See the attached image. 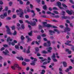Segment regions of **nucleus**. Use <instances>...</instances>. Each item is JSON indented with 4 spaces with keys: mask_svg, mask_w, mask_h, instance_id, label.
I'll list each match as a JSON object with an SVG mask.
<instances>
[{
    "mask_svg": "<svg viewBox=\"0 0 74 74\" xmlns=\"http://www.w3.org/2000/svg\"><path fill=\"white\" fill-rule=\"evenodd\" d=\"M47 14H51V12L49 11H48L47 12Z\"/></svg>",
    "mask_w": 74,
    "mask_h": 74,
    "instance_id": "338daca9",
    "label": "nucleus"
},
{
    "mask_svg": "<svg viewBox=\"0 0 74 74\" xmlns=\"http://www.w3.org/2000/svg\"><path fill=\"white\" fill-rule=\"evenodd\" d=\"M3 15L5 17L7 16V12L3 13Z\"/></svg>",
    "mask_w": 74,
    "mask_h": 74,
    "instance_id": "393cba45",
    "label": "nucleus"
},
{
    "mask_svg": "<svg viewBox=\"0 0 74 74\" xmlns=\"http://www.w3.org/2000/svg\"><path fill=\"white\" fill-rule=\"evenodd\" d=\"M44 46H47V47H49L51 45V43H50V41H48L47 43H45L44 44Z\"/></svg>",
    "mask_w": 74,
    "mask_h": 74,
    "instance_id": "6e6552de",
    "label": "nucleus"
},
{
    "mask_svg": "<svg viewBox=\"0 0 74 74\" xmlns=\"http://www.w3.org/2000/svg\"><path fill=\"white\" fill-rule=\"evenodd\" d=\"M24 60L25 62H29V61H30L29 60V59H25Z\"/></svg>",
    "mask_w": 74,
    "mask_h": 74,
    "instance_id": "3c124183",
    "label": "nucleus"
},
{
    "mask_svg": "<svg viewBox=\"0 0 74 74\" xmlns=\"http://www.w3.org/2000/svg\"><path fill=\"white\" fill-rule=\"evenodd\" d=\"M16 34H17V32H16V31L14 30V32L12 34H13V36H15L16 35Z\"/></svg>",
    "mask_w": 74,
    "mask_h": 74,
    "instance_id": "412c9836",
    "label": "nucleus"
},
{
    "mask_svg": "<svg viewBox=\"0 0 74 74\" xmlns=\"http://www.w3.org/2000/svg\"><path fill=\"white\" fill-rule=\"evenodd\" d=\"M47 49H49V50H52V48L51 47H49L47 48Z\"/></svg>",
    "mask_w": 74,
    "mask_h": 74,
    "instance_id": "603ef678",
    "label": "nucleus"
},
{
    "mask_svg": "<svg viewBox=\"0 0 74 74\" xmlns=\"http://www.w3.org/2000/svg\"><path fill=\"white\" fill-rule=\"evenodd\" d=\"M3 65L4 66H6L7 65V62H4L3 63Z\"/></svg>",
    "mask_w": 74,
    "mask_h": 74,
    "instance_id": "5fc2aeb1",
    "label": "nucleus"
},
{
    "mask_svg": "<svg viewBox=\"0 0 74 74\" xmlns=\"http://www.w3.org/2000/svg\"><path fill=\"white\" fill-rule=\"evenodd\" d=\"M26 38H27L28 39V41H27V42H28L29 41H32V39L31 38H29V37L28 36H26Z\"/></svg>",
    "mask_w": 74,
    "mask_h": 74,
    "instance_id": "f8f14e48",
    "label": "nucleus"
},
{
    "mask_svg": "<svg viewBox=\"0 0 74 74\" xmlns=\"http://www.w3.org/2000/svg\"><path fill=\"white\" fill-rule=\"evenodd\" d=\"M31 25H32L33 26H36V23L35 21H34L33 22H32L31 23Z\"/></svg>",
    "mask_w": 74,
    "mask_h": 74,
    "instance_id": "9d476101",
    "label": "nucleus"
},
{
    "mask_svg": "<svg viewBox=\"0 0 74 74\" xmlns=\"http://www.w3.org/2000/svg\"><path fill=\"white\" fill-rule=\"evenodd\" d=\"M33 33V31H31L30 32H29L28 33L29 35L30 36H32V33Z\"/></svg>",
    "mask_w": 74,
    "mask_h": 74,
    "instance_id": "5701e85b",
    "label": "nucleus"
},
{
    "mask_svg": "<svg viewBox=\"0 0 74 74\" xmlns=\"http://www.w3.org/2000/svg\"><path fill=\"white\" fill-rule=\"evenodd\" d=\"M49 34L50 35L53 36V34H55V32H57V34H60V31L58 30V29H54V31H52V30H49Z\"/></svg>",
    "mask_w": 74,
    "mask_h": 74,
    "instance_id": "f257e3e1",
    "label": "nucleus"
},
{
    "mask_svg": "<svg viewBox=\"0 0 74 74\" xmlns=\"http://www.w3.org/2000/svg\"><path fill=\"white\" fill-rule=\"evenodd\" d=\"M66 42H67L69 44V43H71V41L68 40L66 41Z\"/></svg>",
    "mask_w": 74,
    "mask_h": 74,
    "instance_id": "052dcab7",
    "label": "nucleus"
},
{
    "mask_svg": "<svg viewBox=\"0 0 74 74\" xmlns=\"http://www.w3.org/2000/svg\"><path fill=\"white\" fill-rule=\"evenodd\" d=\"M27 12H30L31 10L29 9V7L28 6L27 7Z\"/></svg>",
    "mask_w": 74,
    "mask_h": 74,
    "instance_id": "aec40b11",
    "label": "nucleus"
},
{
    "mask_svg": "<svg viewBox=\"0 0 74 74\" xmlns=\"http://www.w3.org/2000/svg\"><path fill=\"white\" fill-rule=\"evenodd\" d=\"M26 53H27L28 54L29 53H30V51L29 50H27L26 51Z\"/></svg>",
    "mask_w": 74,
    "mask_h": 74,
    "instance_id": "2f4dec72",
    "label": "nucleus"
},
{
    "mask_svg": "<svg viewBox=\"0 0 74 74\" xmlns=\"http://www.w3.org/2000/svg\"><path fill=\"white\" fill-rule=\"evenodd\" d=\"M66 22L67 23H70V21L69 20H66Z\"/></svg>",
    "mask_w": 74,
    "mask_h": 74,
    "instance_id": "de8ad7c7",
    "label": "nucleus"
},
{
    "mask_svg": "<svg viewBox=\"0 0 74 74\" xmlns=\"http://www.w3.org/2000/svg\"><path fill=\"white\" fill-rule=\"evenodd\" d=\"M31 12H32V13H33V14L32 15V17H34V16H35V15H36L35 13H34V10H31Z\"/></svg>",
    "mask_w": 74,
    "mask_h": 74,
    "instance_id": "4468645a",
    "label": "nucleus"
},
{
    "mask_svg": "<svg viewBox=\"0 0 74 74\" xmlns=\"http://www.w3.org/2000/svg\"><path fill=\"white\" fill-rule=\"evenodd\" d=\"M45 71L44 70H42V72L40 73L41 74H43L44 73H45Z\"/></svg>",
    "mask_w": 74,
    "mask_h": 74,
    "instance_id": "e433bc0d",
    "label": "nucleus"
},
{
    "mask_svg": "<svg viewBox=\"0 0 74 74\" xmlns=\"http://www.w3.org/2000/svg\"><path fill=\"white\" fill-rule=\"evenodd\" d=\"M16 12L17 13H18V12H20V13H17V14L18 15H20L19 16L20 18H23V15L24 14V13H23V10H22V9H19V10H16Z\"/></svg>",
    "mask_w": 74,
    "mask_h": 74,
    "instance_id": "f03ea898",
    "label": "nucleus"
},
{
    "mask_svg": "<svg viewBox=\"0 0 74 74\" xmlns=\"http://www.w3.org/2000/svg\"><path fill=\"white\" fill-rule=\"evenodd\" d=\"M31 65L32 66H35V63L34 62H32L30 63Z\"/></svg>",
    "mask_w": 74,
    "mask_h": 74,
    "instance_id": "49530a36",
    "label": "nucleus"
},
{
    "mask_svg": "<svg viewBox=\"0 0 74 74\" xmlns=\"http://www.w3.org/2000/svg\"><path fill=\"white\" fill-rule=\"evenodd\" d=\"M59 27L61 29H63L64 27V26L63 25H60Z\"/></svg>",
    "mask_w": 74,
    "mask_h": 74,
    "instance_id": "4d7b16f0",
    "label": "nucleus"
},
{
    "mask_svg": "<svg viewBox=\"0 0 74 74\" xmlns=\"http://www.w3.org/2000/svg\"><path fill=\"white\" fill-rule=\"evenodd\" d=\"M45 27H52V25L49 24H47L46 25Z\"/></svg>",
    "mask_w": 74,
    "mask_h": 74,
    "instance_id": "a211bd4d",
    "label": "nucleus"
},
{
    "mask_svg": "<svg viewBox=\"0 0 74 74\" xmlns=\"http://www.w3.org/2000/svg\"><path fill=\"white\" fill-rule=\"evenodd\" d=\"M47 60V59H46V58H45L43 60H41L40 61V63H42V62H44V61H45Z\"/></svg>",
    "mask_w": 74,
    "mask_h": 74,
    "instance_id": "b1692460",
    "label": "nucleus"
},
{
    "mask_svg": "<svg viewBox=\"0 0 74 74\" xmlns=\"http://www.w3.org/2000/svg\"><path fill=\"white\" fill-rule=\"evenodd\" d=\"M47 5H45L44 6H43V8L44 10H46L47 9Z\"/></svg>",
    "mask_w": 74,
    "mask_h": 74,
    "instance_id": "bb28decb",
    "label": "nucleus"
},
{
    "mask_svg": "<svg viewBox=\"0 0 74 74\" xmlns=\"http://www.w3.org/2000/svg\"><path fill=\"white\" fill-rule=\"evenodd\" d=\"M21 39L22 40H23V39H25V37H24V36H23L22 35L21 36Z\"/></svg>",
    "mask_w": 74,
    "mask_h": 74,
    "instance_id": "37998d69",
    "label": "nucleus"
},
{
    "mask_svg": "<svg viewBox=\"0 0 74 74\" xmlns=\"http://www.w3.org/2000/svg\"><path fill=\"white\" fill-rule=\"evenodd\" d=\"M42 53H44L45 54H46V53H48V52H47L45 50H43L42 51Z\"/></svg>",
    "mask_w": 74,
    "mask_h": 74,
    "instance_id": "4be33fe9",
    "label": "nucleus"
},
{
    "mask_svg": "<svg viewBox=\"0 0 74 74\" xmlns=\"http://www.w3.org/2000/svg\"><path fill=\"white\" fill-rule=\"evenodd\" d=\"M53 12H54V13H55V14H59V13L58 12L55 10L53 11Z\"/></svg>",
    "mask_w": 74,
    "mask_h": 74,
    "instance_id": "72a5a7b5",
    "label": "nucleus"
},
{
    "mask_svg": "<svg viewBox=\"0 0 74 74\" xmlns=\"http://www.w3.org/2000/svg\"><path fill=\"white\" fill-rule=\"evenodd\" d=\"M59 70L60 71H63V70H62V69L61 68H59Z\"/></svg>",
    "mask_w": 74,
    "mask_h": 74,
    "instance_id": "0e129e2a",
    "label": "nucleus"
},
{
    "mask_svg": "<svg viewBox=\"0 0 74 74\" xmlns=\"http://www.w3.org/2000/svg\"><path fill=\"white\" fill-rule=\"evenodd\" d=\"M53 61L54 62H56L58 61V60H57V59H56L55 58H54L53 59Z\"/></svg>",
    "mask_w": 74,
    "mask_h": 74,
    "instance_id": "13d9d810",
    "label": "nucleus"
},
{
    "mask_svg": "<svg viewBox=\"0 0 74 74\" xmlns=\"http://www.w3.org/2000/svg\"><path fill=\"white\" fill-rule=\"evenodd\" d=\"M47 63H48V62L45 61L43 62V65H45V64H47Z\"/></svg>",
    "mask_w": 74,
    "mask_h": 74,
    "instance_id": "ea45409f",
    "label": "nucleus"
},
{
    "mask_svg": "<svg viewBox=\"0 0 74 74\" xmlns=\"http://www.w3.org/2000/svg\"><path fill=\"white\" fill-rule=\"evenodd\" d=\"M66 52H68L69 54H71V51L69 50V49H66Z\"/></svg>",
    "mask_w": 74,
    "mask_h": 74,
    "instance_id": "dca6fc26",
    "label": "nucleus"
},
{
    "mask_svg": "<svg viewBox=\"0 0 74 74\" xmlns=\"http://www.w3.org/2000/svg\"><path fill=\"white\" fill-rule=\"evenodd\" d=\"M13 42L14 43H17L18 42V41H17L16 40H14L13 41Z\"/></svg>",
    "mask_w": 74,
    "mask_h": 74,
    "instance_id": "69168bd1",
    "label": "nucleus"
},
{
    "mask_svg": "<svg viewBox=\"0 0 74 74\" xmlns=\"http://www.w3.org/2000/svg\"><path fill=\"white\" fill-rule=\"evenodd\" d=\"M39 59H40V60H44V58L42 57H38Z\"/></svg>",
    "mask_w": 74,
    "mask_h": 74,
    "instance_id": "79ce46f5",
    "label": "nucleus"
},
{
    "mask_svg": "<svg viewBox=\"0 0 74 74\" xmlns=\"http://www.w3.org/2000/svg\"><path fill=\"white\" fill-rule=\"evenodd\" d=\"M43 26L44 27H46V24H47V22H44L43 23Z\"/></svg>",
    "mask_w": 74,
    "mask_h": 74,
    "instance_id": "c85d7f7f",
    "label": "nucleus"
},
{
    "mask_svg": "<svg viewBox=\"0 0 74 74\" xmlns=\"http://www.w3.org/2000/svg\"><path fill=\"white\" fill-rule=\"evenodd\" d=\"M47 59L48 60L47 61V63H50V60H51V58H50V57H48L47 58Z\"/></svg>",
    "mask_w": 74,
    "mask_h": 74,
    "instance_id": "6ab92c4d",
    "label": "nucleus"
},
{
    "mask_svg": "<svg viewBox=\"0 0 74 74\" xmlns=\"http://www.w3.org/2000/svg\"><path fill=\"white\" fill-rule=\"evenodd\" d=\"M63 65L64 67H66L67 66V63L66 62H63Z\"/></svg>",
    "mask_w": 74,
    "mask_h": 74,
    "instance_id": "9b49d317",
    "label": "nucleus"
},
{
    "mask_svg": "<svg viewBox=\"0 0 74 74\" xmlns=\"http://www.w3.org/2000/svg\"><path fill=\"white\" fill-rule=\"evenodd\" d=\"M52 22H58V20H55V19L52 20Z\"/></svg>",
    "mask_w": 74,
    "mask_h": 74,
    "instance_id": "c03bdc74",
    "label": "nucleus"
},
{
    "mask_svg": "<svg viewBox=\"0 0 74 74\" xmlns=\"http://www.w3.org/2000/svg\"><path fill=\"white\" fill-rule=\"evenodd\" d=\"M3 53L4 54V55L6 56L7 55L8 56H10V54H9V51L7 49H6L5 50V52L4 51H3Z\"/></svg>",
    "mask_w": 74,
    "mask_h": 74,
    "instance_id": "0eeeda50",
    "label": "nucleus"
},
{
    "mask_svg": "<svg viewBox=\"0 0 74 74\" xmlns=\"http://www.w3.org/2000/svg\"><path fill=\"white\" fill-rule=\"evenodd\" d=\"M65 25L66 26V27L64 29V32L66 33V32H69L70 31L71 29L70 28H69V25L67 23H65Z\"/></svg>",
    "mask_w": 74,
    "mask_h": 74,
    "instance_id": "20e7f679",
    "label": "nucleus"
},
{
    "mask_svg": "<svg viewBox=\"0 0 74 74\" xmlns=\"http://www.w3.org/2000/svg\"><path fill=\"white\" fill-rule=\"evenodd\" d=\"M66 12L69 15H71L72 14V13H73V10H71V11L69 10H66Z\"/></svg>",
    "mask_w": 74,
    "mask_h": 74,
    "instance_id": "1a4fd4ad",
    "label": "nucleus"
},
{
    "mask_svg": "<svg viewBox=\"0 0 74 74\" xmlns=\"http://www.w3.org/2000/svg\"><path fill=\"white\" fill-rule=\"evenodd\" d=\"M41 3L42 5H45V2L43 0L41 1Z\"/></svg>",
    "mask_w": 74,
    "mask_h": 74,
    "instance_id": "c9c22d12",
    "label": "nucleus"
},
{
    "mask_svg": "<svg viewBox=\"0 0 74 74\" xmlns=\"http://www.w3.org/2000/svg\"><path fill=\"white\" fill-rule=\"evenodd\" d=\"M1 18V19H4V18H5V17L3 16V15H1L0 16Z\"/></svg>",
    "mask_w": 74,
    "mask_h": 74,
    "instance_id": "58836bf2",
    "label": "nucleus"
},
{
    "mask_svg": "<svg viewBox=\"0 0 74 74\" xmlns=\"http://www.w3.org/2000/svg\"><path fill=\"white\" fill-rule=\"evenodd\" d=\"M25 22H26V23H28V24H30V22H29L28 20H25Z\"/></svg>",
    "mask_w": 74,
    "mask_h": 74,
    "instance_id": "09e8293b",
    "label": "nucleus"
},
{
    "mask_svg": "<svg viewBox=\"0 0 74 74\" xmlns=\"http://www.w3.org/2000/svg\"><path fill=\"white\" fill-rule=\"evenodd\" d=\"M5 49V48H4V47H2L1 49H0V50L1 51H3V50H4Z\"/></svg>",
    "mask_w": 74,
    "mask_h": 74,
    "instance_id": "6e6d98bb",
    "label": "nucleus"
},
{
    "mask_svg": "<svg viewBox=\"0 0 74 74\" xmlns=\"http://www.w3.org/2000/svg\"><path fill=\"white\" fill-rule=\"evenodd\" d=\"M36 10L38 12L40 11V9H39L38 8H36Z\"/></svg>",
    "mask_w": 74,
    "mask_h": 74,
    "instance_id": "864d4df0",
    "label": "nucleus"
},
{
    "mask_svg": "<svg viewBox=\"0 0 74 74\" xmlns=\"http://www.w3.org/2000/svg\"><path fill=\"white\" fill-rule=\"evenodd\" d=\"M8 44L9 45H11V44H12V45L14 46L15 45V44L14 42H12L11 43L10 42L8 43Z\"/></svg>",
    "mask_w": 74,
    "mask_h": 74,
    "instance_id": "f3484780",
    "label": "nucleus"
},
{
    "mask_svg": "<svg viewBox=\"0 0 74 74\" xmlns=\"http://www.w3.org/2000/svg\"><path fill=\"white\" fill-rule=\"evenodd\" d=\"M56 58V56H55V53H53V56H52V58Z\"/></svg>",
    "mask_w": 74,
    "mask_h": 74,
    "instance_id": "4c0bfd02",
    "label": "nucleus"
},
{
    "mask_svg": "<svg viewBox=\"0 0 74 74\" xmlns=\"http://www.w3.org/2000/svg\"><path fill=\"white\" fill-rule=\"evenodd\" d=\"M12 53L13 54H16V53L15 51H12Z\"/></svg>",
    "mask_w": 74,
    "mask_h": 74,
    "instance_id": "bf43d9fd",
    "label": "nucleus"
},
{
    "mask_svg": "<svg viewBox=\"0 0 74 74\" xmlns=\"http://www.w3.org/2000/svg\"><path fill=\"white\" fill-rule=\"evenodd\" d=\"M11 28H12V30H15V26H13L11 27Z\"/></svg>",
    "mask_w": 74,
    "mask_h": 74,
    "instance_id": "a18cd8bd",
    "label": "nucleus"
},
{
    "mask_svg": "<svg viewBox=\"0 0 74 74\" xmlns=\"http://www.w3.org/2000/svg\"><path fill=\"white\" fill-rule=\"evenodd\" d=\"M18 66L19 65H18V64H14V66H12L11 67L12 69H13V70H15L16 69V67H17V68H18Z\"/></svg>",
    "mask_w": 74,
    "mask_h": 74,
    "instance_id": "423d86ee",
    "label": "nucleus"
},
{
    "mask_svg": "<svg viewBox=\"0 0 74 74\" xmlns=\"http://www.w3.org/2000/svg\"><path fill=\"white\" fill-rule=\"evenodd\" d=\"M15 48L16 49H18L19 48V45H16L15 46Z\"/></svg>",
    "mask_w": 74,
    "mask_h": 74,
    "instance_id": "a878e982",
    "label": "nucleus"
},
{
    "mask_svg": "<svg viewBox=\"0 0 74 74\" xmlns=\"http://www.w3.org/2000/svg\"><path fill=\"white\" fill-rule=\"evenodd\" d=\"M70 70L69 68H68L66 69V70H65V71H66V72H69V71Z\"/></svg>",
    "mask_w": 74,
    "mask_h": 74,
    "instance_id": "a19ab883",
    "label": "nucleus"
},
{
    "mask_svg": "<svg viewBox=\"0 0 74 74\" xmlns=\"http://www.w3.org/2000/svg\"><path fill=\"white\" fill-rule=\"evenodd\" d=\"M21 28L23 29H24L25 28V25H24V24H22L21 25Z\"/></svg>",
    "mask_w": 74,
    "mask_h": 74,
    "instance_id": "cd10ccee",
    "label": "nucleus"
},
{
    "mask_svg": "<svg viewBox=\"0 0 74 74\" xmlns=\"http://www.w3.org/2000/svg\"><path fill=\"white\" fill-rule=\"evenodd\" d=\"M62 6H63V7H65V8L67 7V5H66V4H65L64 3H62Z\"/></svg>",
    "mask_w": 74,
    "mask_h": 74,
    "instance_id": "7c9ffc66",
    "label": "nucleus"
},
{
    "mask_svg": "<svg viewBox=\"0 0 74 74\" xmlns=\"http://www.w3.org/2000/svg\"><path fill=\"white\" fill-rule=\"evenodd\" d=\"M7 41L8 42H9V41H12V39H11L10 38V37H8L7 38Z\"/></svg>",
    "mask_w": 74,
    "mask_h": 74,
    "instance_id": "2eb2a0df",
    "label": "nucleus"
},
{
    "mask_svg": "<svg viewBox=\"0 0 74 74\" xmlns=\"http://www.w3.org/2000/svg\"><path fill=\"white\" fill-rule=\"evenodd\" d=\"M25 17L27 19H28V18H29V16L27 15H25Z\"/></svg>",
    "mask_w": 74,
    "mask_h": 74,
    "instance_id": "680f3d73",
    "label": "nucleus"
},
{
    "mask_svg": "<svg viewBox=\"0 0 74 74\" xmlns=\"http://www.w3.org/2000/svg\"><path fill=\"white\" fill-rule=\"evenodd\" d=\"M7 10H8V7H6L5 10H3V11H7Z\"/></svg>",
    "mask_w": 74,
    "mask_h": 74,
    "instance_id": "8fccbe9b",
    "label": "nucleus"
},
{
    "mask_svg": "<svg viewBox=\"0 0 74 74\" xmlns=\"http://www.w3.org/2000/svg\"><path fill=\"white\" fill-rule=\"evenodd\" d=\"M5 27L7 29L6 32L7 34H9L10 35H12V33L11 32V30L10 29L9 27H8V25H6Z\"/></svg>",
    "mask_w": 74,
    "mask_h": 74,
    "instance_id": "7ed1b4c3",
    "label": "nucleus"
},
{
    "mask_svg": "<svg viewBox=\"0 0 74 74\" xmlns=\"http://www.w3.org/2000/svg\"><path fill=\"white\" fill-rule=\"evenodd\" d=\"M22 64L23 66H26V63L25 62H22Z\"/></svg>",
    "mask_w": 74,
    "mask_h": 74,
    "instance_id": "473e14b6",
    "label": "nucleus"
},
{
    "mask_svg": "<svg viewBox=\"0 0 74 74\" xmlns=\"http://www.w3.org/2000/svg\"><path fill=\"white\" fill-rule=\"evenodd\" d=\"M62 19H67V16H62Z\"/></svg>",
    "mask_w": 74,
    "mask_h": 74,
    "instance_id": "f704fd0d",
    "label": "nucleus"
},
{
    "mask_svg": "<svg viewBox=\"0 0 74 74\" xmlns=\"http://www.w3.org/2000/svg\"><path fill=\"white\" fill-rule=\"evenodd\" d=\"M17 58L18 59V60H23V58L21 56L19 57H17Z\"/></svg>",
    "mask_w": 74,
    "mask_h": 74,
    "instance_id": "ddd939ff",
    "label": "nucleus"
},
{
    "mask_svg": "<svg viewBox=\"0 0 74 74\" xmlns=\"http://www.w3.org/2000/svg\"><path fill=\"white\" fill-rule=\"evenodd\" d=\"M35 49L36 51H39V49L38 47L36 48Z\"/></svg>",
    "mask_w": 74,
    "mask_h": 74,
    "instance_id": "e2e57ef3",
    "label": "nucleus"
},
{
    "mask_svg": "<svg viewBox=\"0 0 74 74\" xmlns=\"http://www.w3.org/2000/svg\"><path fill=\"white\" fill-rule=\"evenodd\" d=\"M46 36L47 35H46V34H42L41 35L42 37H46Z\"/></svg>",
    "mask_w": 74,
    "mask_h": 74,
    "instance_id": "c756f323",
    "label": "nucleus"
},
{
    "mask_svg": "<svg viewBox=\"0 0 74 74\" xmlns=\"http://www.w3.org/2000/svg\"><path fill=\"white\" fill-rule=\"evenodd\" d=\"M8 14H9L10 13H11V11L10 10H9L8 11Z\"/></svg>",
    "mask_w": 74,
    "mask_h": 74,
    "instance_id": "774afa93",
    "label": "nucleus"
},
{
    "mask_svg": "<svg viewBox=\"0 0 74 74\" xmlns=\"http://www.w3.org/2000/svg\"><path fill=\"white\" fill-rule=\"evenodd\" d=\"M57 4L60 9H61V10H64V8L61 7L62 6V3L60 2H57Z\"/></svg>",
    "mask_w": 74,
    "mask_h": 74,
    "instance_id": "39448f33",
    "label": "nucleus"
}]
</instances>
